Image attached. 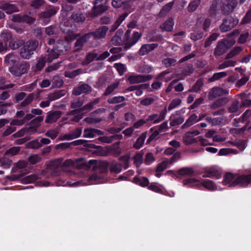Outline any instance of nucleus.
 <instances>
[{
    "mask_svg": "<svg viewBox=\"0 0 251 251\" xmlns=\"http://www.w3.org/2000/svg\"><path fill=\"white\" fill-rule=\"evenodd\" d=\"M131 31L130 29L127 30L124 34L123 39L114 35L111 40V44L115 46H120L124 44V48L126 50L130 49L138 42L142 36L139 32L134 31L132 37H130Z\"/></svg>",
    "mask_w": 251,
    "mask_h": 251,
    "instance_id": "obj_1",
    "label": "nucleus"
},
{
    "mask_svg": "<svg viewBox=\"0 0 251 251\" xmlns=\"http://www.w3.org/2000/svg\"><path fill=\"white\" fill-rule=\"evenodd\" d=\"M39 45L38 41L36 40H30L23 43V46L20 49V56L25 59H30Z\"/></svg>",
    "mask_w": 251,
    "mask_h": 251,
    "instance_id": "obj_2",
    "label": "nucleus"
},
{
    "mask_svg": "<svg viewBox=\"0 0 251 251\" xmlns=\"http://www.w3.org/2000/svg\"><path fill=\"white\" fill-rule=\"evenodd\" d=\"M183 184L184 186H187L191 187L195 185L202 186L209 191H214L217 190V186L215 183L209 179L203 180L201 182H200L196 178H188L184 179Z\"/></svg>",
    "mask_w": 251,
    "mask_h": 251,
    "instance_id": "obj_3",
    "label": "nucleus"
},
{
    "mask_svg": "<svg viewBox=\"0 0 251 251\" xmlns=\"http://www.w3.org/2000/svg\"><path fill=\"white\" fill-rule=\"evenodd\" d=\"M30 64L27 61H23L20 63H16L15 65L9 68V72L16 76H22L27 72L29 69Z\"/></svg>",
    "mask_w": 251,
    "mask_h": 251,
    "instance_id": "obj_4",
    "label": "nucleus"
},
{
    "mask_svg": "<svg viewBox=\"0 0 251 251\" xmlns=\"http://www.w3.org/2000/svg\"><path fill=\"white\" fill-rule=\"evenodd\" d=\"M238 22L239 20L236 17H227L223 19V23L220 26V30L222 32L228 31L234 28Z\"/></svg>",
    "mask_w": 251,
    "mask_h": 251,
    "instance_id": "obj_5",
    "label": "nucleus"
},
{
    "mask_svg": "<svg viewBox=\"0 0 251 251\" xmlns=\"http://www.w3.org/2000/svg\"><path fill=\"white\" fill-rule=\"evenodd\" d=\"M237 4V0H225L221 6L222 13L224 15H228L232 13Z\"/></svg>",
    "mask_w": 251,
    "mask_h": 251,
    "instance_id": "obj_6",
    "label": "nucleus"
},
{
    "mask_svg": "<svg viewBox=\"0 0 251 251\" xmlns=\"http://www.w3.org/2000/svg\"><path fill=\"white\" fill-rule=\"evenodd\" d=\"M222 173L220 169L215 167H206L203 170V177L216 178L219 179L222 177Z\"/></svg>",
    "mask_w": 251,
    "mask_h": 251,
    "instance_id": "obj_7",
    "label": "nucleus"
},
{
    "mask_svg": "<svg viewBox=\"0 0 251 251\" xmlns=\"http://www.w3.org/2000/svg\"><path fill=\"white\" fill-rule=\"evenodd\" d=\"M94 6L90 13L91 18H95L102 14L107 10V6L105 3H99L98 2H93Z\"/></svg>",
    "mask_w": 251,
    "mask_h": 251,
    "instance_id": "obj_8",
    "label": "nucleus"
},
{
    "mask_svg": "<svg viewBox=\"0 0 251 251\" xmlns=\"http://www.w3.org/2000/svg\"><path fill=\"white\" fill-rule=\"evenodd\" d=\"M152 75H130L127 78V81L131 84L145 82L151 79Z\"/></svg>",
    "mask_w": 251,
    "mask_h": 251,
    "instance_id": "obj_9",
    "label": "nucleus"
},
{
    "mask_svg": "<svg viewBox=\"0 0 251 251\" xmlns=\"http://www.w3.org/2000/svg\"><path fill=\"white\" fill-rule=\"evenodd\" d=\"M251 183V173L248 175H242L235 179L232 183V186L239 185L241 187H247Z\"/></svg>",
    "mask_w": 251,
    "mask_h": 251,
    "instance_id": "obj_10",
    "label": "nucleus"
},
{
    "mask_svg": "<svg viewBox=\"0 0 251 251\" xmlns=\"http://www.w3.org/2000/svg\"><path fill=\"white\" fill-rule=\"evenodd\" d=\"M89 163L91 166H94V168L97 169L101 174H106L108 171L109 163L106 161L98 162L96 160L92 159L89 161Z\"/></svg>",
    "mask_w": 251,
    "mask_h": 251,
    "instance_id": "obj_11",
    "label": "nucleus"
},
{
    "mask_svg": "<svg viewBox=\"0 0 251 251\" xmlns=\"http://www.w3.org/2000/svg\"><path fill=\"white\" fill-rule=\"evenodd\" d=\"M108 30V26L103 25L94 31L89 32L88 34L90 38L93 37L95 40H100L105 37Z\"/></svg>",
    "mask_w": 251,
    "mask_h": 251,
    "instance_id": "obj_12",
    "label": "nucleus"
},
{
    "mask_svg": "<svg viewBox=\"0 0 251 251\" xmlns=\"http://www.w3.org/2000/svg\"><path fill=\"white\" fill-rule=\"evenodd\" d=\"M0 9L5 11L7 14H11L14 12H18L19 8L15 4H12L3 1L0 3Z\"/></svg>",
    "mask_w": 251,
    "mask_h": 251,
    "instance_id": "obj_13",
    "label": "nucleus"
},
{
    "mask_svg": "<svg viewBox=\"0 0 251 251\" xmlns=\"http://www.w3.org/2000/svg\"><path fill=\"white\" fill-rule=\"evenodd\" d=\"M12 21L17 23H25L28 24H32L35 21V19L27 15H20L16 14L13 15Z\"/></svg>",
    "mask_w": 251,
    "mask_h": 251,
    "instance_id": "obj_14",
    "label": "nucleus"
},
{
    "mask_svg": "<svg viewBox=\"0 0 251 251\" xmlns=\"http://www.w3.org/2000/svg\"><path fill=\"white\" fill-rule=\"evenodd\" d=\"M132 0H112V5L115 8L122 7L125 10H128L131 7Z\"/></svg>",
    "mask_w": 251,
    "mask_h": 251,
    "instance_id": "obj_15",
    "label": "nucleus"
},
{
    "mask_svg": "<svg viewBox=\"0 0 251 251\" xmlns=\"http://www.w3.org/2000/svg\"><path fill=\"white\" fill-rule=\"evenodd\" d=\"M104 132L93 128H85L84 129L83 136L85 138H94L97 136L102 135Z\"/></svg>",
    "mask_w": 251,
    "mask_h": 251,
    "instance_id": "obj_16",
    "label": "nucleus"
},
{
    "mask_svg": "<svg viewBox=\"0 0 251 251\" xmlns=\"http://www.w3.org/2000/svg\"><path fill=\"white\" fill-rule=\"evenodd\" d=\"M90 39L88 33H86L77 39L75 43V47L77 48L76 51L82 50L84 45Z\"/></svg>",
    "mask_w": 251,
    "mask_h": 251,
    "instance_id": "obj_17",
    "label": "nucleus"
},
{
    "mask_svg": "<svg viewBox=\"0 0 251 251\" xmlns=\"http://www.w3.org/2000/svg\"><path fill=\"white\" fill-rule=\"evenodd\" d=\"M222 2V0H213L208 9L209 16L215 19L217 15L218 5Z\"/></svg>",
    "mask_w": 251,
    "mask_h": 251,
    "instance_id": "obj_18",
    "label": "nucleus"
},
{
    "mask_svg": "<svg viewBox=\"0 0 251 251\" xmlns=\"http://www.w3.org/2000/svg\"><path fill=\"white\" fill-rule=\"evenodd\" d=\"M158 46V44L157 43L144 44L142 46L138 51V53L140 55H144L156 48Z\"/></svg>",
    "mask_w": 251,
    "mask_h": 251,
    "instance_id": "obj_19",
    "label": "nucleus"
},
{
    "mask_svg": "<svg viewBox=\"0 0 251 251\" xmlns=\"http://www.w3.org/2000/svg\"><path fill=\"white\" fill-rule=\"evenodd\" d=\"M236 176L235 175H234L233 174L228 172L226 173L224 176V179L223 181V184L225 185L229 184V186L230 187H235V186H232V183L234 182V181L239 176Z\"/></svg>",
    "mask_w": 251,
    "mask_h": 251,
    "instance_id": "obj_20",
    "label": "nucleus"
},
{
    "mask_svg": "<svg viewBox=\"0 0 251 251\" xmlns=\"http://www.w3.org/2000/svg\"><path fill=\"white\" fill-rule=\"evenodd\" d=\"M61 116V112L60 111H55L49 113L46 117L45 122L47 124H51L56 122Z\"/></svg>",
    "mask_w": 251,
    "mask_h": 251,
    "instance_id": "obj_21",
    "label": "nucleus"
},
{
    "mask_svg": "<svg viewBox=\"0 0 251 251\" xmlns=\"http://www.w3.org/2000/svg\"><path fill=\"white\" fill-rule=\"evenodd\" d=\"M174 25V19L172 17L169 18L164 23L160 26V28L163 31L167 32L172 31Z\"/></svg>",
    "mask_w": 251,
    "mask_h": 251,
    "instance_id": "obj_22",
    "label": "nucleus"
},
{
    "mask_svg": "<svg viewBox=\"0 0 251 251\" xmlns=\"http://www.w3.org/2000/svg\"><path fill=\"white\" fill-rule=\"evenodd\" d=\"M226 50V46L225 41L221 40L218 42L216 48L214 50V54L216 56H221L224 54Z\"/></svg>",
    "mask_w": 251,
    "mask_h": 251,
    "instance_id": "obj_23",
    "label": "nucleus"
},
{
    "mask_svg": "<svg viewBox=\"0 0 251 251\" xmlns=\"http://www.w3.org/2000/svg\"><path fill=\"white\" fill-rule=\"evenodd\" d=\"M18 61V57L14 53H9L4 58V63L7 65H15Z\"/></svg>",
    "mask_w": 251,
    "mask_h": 251,
    "instance_id": "obj_24",
    "label": "nucleus"
},
{
    "mask_svg": "<svg viewBox=\"0 0 251 251\" xmlns=\"http://www.w3.org/2000/svg\"><path fill=\"white\" fill-rule=\"evenodd\" d=\"M58 9L59 8L57 7L50 8L45 11L42 12L40 14V16L41 18L49 20L57 13Z\"/></svg>",
    "mask_w": 251,
    "mask_h": 251,
    "instance_id": "obj_25",
    "label": "nucleus"
},
{
    "mask_svg": "<svg viewBox=\"0 0 251 251\" xmlns=\"http://www.w3.org/2000/svg\"><path fill=\"white\" fill-rule=\"evenodd\" d=\"M0 37L4 42L3 45L5 46V49L7 50L9 43L13 39L12 34L10 31H5L1 33Z\"/></svg>",
    "mask_w": 251,
    "mask_h": 251,
    "instance_id": "obj_26",
    "label": "nucleus"
},
{
    "mask_svg": "<svg viewBox=\"0 0 251 251\" xmlns=\"http://www.w3.org/2000/svg\"><path fill=\"white\" fill-rule=\"evenodd\" d=\"M46 62H48L46 57L41 56L39 58L35 66L32 67L33 71L37 72L41 71L45 66Z\"/></svg>",
    "mask_w": 251,
    "mask_h": 251,
    "instance_id": "obj_27",
    "label": "nucleus"
},
{
    "mask_svg": "<svg viewBox=\"0 0 251 251\" xmlns=\"http://www.w3.org/2000/svg\"><path fill=\"white\" fill-rule=\"evenodd\" d=\"M147 132H143L141 135L137 139L135 143L133 145V147L136 150L140 149L144 145L145 140L147 137Z\"/></svg>",
    "mask_w": 251,
    "mask_h": 251,
    "instance_id": "obj_28",
    "label": "nucleus"
},
{
    "mask_svg": "<svg viewBox=\"0 0 251 251\" xmlns=\"http://www.w3.org/2000/svg\"><path fill=\"white\" fill-rule=\"evenodd\" d=\"M43 116H38L31 120L30 122V126L29 127V130L30 131L36 130L37 128L40 126V123L43 121Z\"/></svg>",
    "mask_w": 251,
    "mask_h": 251,
    "instance_id": "obj_29",
    "label": "nucleus"
},
{
    "mask_svg": "<svg viewBox=\"0 0 251 251\" xmlns=\"http://www.w3.org/2000/svg\"><path fill=\"white\" fill-rule=\"evenodd\" d=\"M251 112L250 110H247L239 118H235L233 120L234 124L233 126L235 127H238L240 126L239 123L241 122L242 123H244L249 118V113Z\"/></svg>",
    "mask_w": 251,
    "mask_h": 251,
    "instance_id": "obj_30",
    "label": "nucleus"
},
{
    "mask_svg": "<svg viewBox=\"0 0 251 251\" xmlns=\"http://www.w3.org/2000/svg\"><path fill=\"white\" fill-rule=\"evenodd\" d=\"M72 19L76 23H83L85 20V17L80 11H74L71 16Z\"/></svg>",
    "mask_w": 251,
    "mask_h": 251,
    "instance_id": "obj_31",
    "label": "nucleus"
},
{
    "mask_svg": "<svg viewBox=\"0 0 251 251\" xmlns=\"http://www.w3.org/2000/svg\"><path fill=\"white\" fill-rule=\"evenodd\" d=\"M53 48L60 54L63 53L64 51L67 50L66 46L64 45L63 41L61 40H59L56 42Z\"/></svg>",
    "mask_w": 251,
    "mask_h": 251,
    "instance_id": "obj_32",
    "label": "nucleus"
},
{
    "mask_svg": "<svg viewBox=\"0 0 251 251\" xmlns=\"http://www.w3.org/2000/svg\"><path fill=\"white\" fill-rule=\"evenodd\" d=\"M133 183L142 187H146L149 185L150 182L147 177L143 176L138 177L135 176L133 178Z\"/></svg>",
    "mask_w": 251,
    "mask_h": 251,
    "instance_id": "obj_33",
    "label": "nucleus"
},
{
    "mask_svg": "<svg viewBox=\"0 0 251 251\" xmlns=\"http://www.w3.org/2000/svg\"><path fill=\"white\" fill-rule=\"evenodd\" d=\"M198 137L197 138H194L192 136L190 135V132H186L183 137V142L186 145L198 143Z\"/></svg>",
    "mask_w": 251,
    "mask_h": 251,
    "instance_id": "obj_34",
    "label": "nucleus"
},
{
    "mask_svg": "<svg viewBox=\"0 0 251 251\" xmlns=\"http://www.w3.org/2000/svg\"><path fill=\"white\" fill-rule=\"evenodd\" d=\"M66 91L64 89L56 90L53 93L50 94L49 98L50 100H56L65 95Z\"/></svg>",
    "mask_w": 251,
    "mask_h": 251,
    "instance_id": "obj_35",
    "label": "nucleus"
},
{
    "mask_svg": "<svg viewBox=\"0 0 251 251\" xmlns=\"http://www.w3.org/2000/svg\"><path fill=\"white\" fill-rule=\"evenodd\" d=\"M176 174L178 176H190L194 174V171L192 168L189 167H183L178 170Z\"/></svg>",
    "mask_w": 251,
    "mask_h": 251,
    "instance_id": "obj_36",
    "label": "nucleus"
},
{
    "mask_svg": "<svg viewBox=\"0 0 251 251\" xmlns=\"http://www.w3.org/2000/svg\"><path fill=\"white\" fill-rule=\"evenodd\" d=\"M47 52H48V54L45 57H47L48 62H51L54 59L57 58L60 55V54L55 50L53 48H52L50 50L48 49Z\"/></svg>",
    "mask_w": 251,
    "mask_h": 251,
    "instance_id": "obj_37",
    "label": "nucleus"
},
{
    "mask_svg": "<svg viewBox=\"0 0 251 251\" xmlns=\"http://www.w3.org/2000/svg\"><path fill=\"white\" fill-rule=\"evenodd\" d=\"M197 118L198 116L196 114H192L186 120V122L182 125V128L184 129L187 128L193 125L194 123L197 122Z\"/></svg>",
    "mask_w": 251,
    "mask_h": 251,
    "instance_id": "obj_38",
    "label": "nucleus"
},
{
    "mask_svg": "<svg viewBox=\"0 0 251 251\" xmlns=\"http://www.w3.org/2000/svg\"><path fill=\"white\" fill-rule=\"evenodd\" d=\"M100 101V100L99 98L95 99L93 101H91L87 103V104H85L83 106H82L81 108V111H88L92 110L94 108V106L95 105L99 103Z\"/></svg>",
    "mask_w": 251,
    "mask_h": 251,
    "instance_id": "obj_39",
    "label": "nucleus"
},
{
    "mask_svg": "<svg viewBox=\"0 0 251 251\" xmlns=\"http://www.w3.org/2000/svg\"><path fill=\"white\" fill-rule=\"evenodd\" d=\"M201 2V0H193L189 3L187 6V10L189 12L195 11L200 5Z\"/></svg>",
    "mask_w": 251,
    "mask_h": 251,
    "instance_id": "obj_40",
    "label": "nucleus"
},
{
    "mask_svg": "<svg viewBox=\"0 0 251 251\" xmlns=\"http://www.w3.org/2000/svg\"><path fill=\"white\" fill-rule=\"evenodd\" d=\"M23 43L24 41L23 40H18L17 39L15 40L13 38L11 40V42L9 43L8 47L12 50H16L21 46L23 44Z\"/></svg>",
    "mask_w": 251,
    "mask_h": 251,
    "instance_id": "obj_41",
    "label": "nucleus"
},
{
    "mask_svg": "<svg viewBox=\"0 0 251 251\" xmlns=\"http://www.w3.org/2000/svg\"><path fill=\"white\" fill-rule=\"evenodd\" d=\"M45 3L44 0H33L30 2L29 6L33 9H39Z\"/></svg>",
    "mask_w": 251,
    "mask_h": 251,
    "instance_id": "obj_42",
    "label": "nucleus"
},
{
    "mask_svg": "<svg viewBox=\"0 0 251 251\" xmlns=\"http://www.w3.org/2000/svg\"><path fill=\"white\" fill-rule=\"evenodd\" d=\"M83 103V98L79 97L77 100L71 102L70 107L72 109L80 108L82 107Z\"/></svg>",
    "mask_w": 251,
    "mask_h": 251,
    "instance_id": "obj_43",
    "label": "nucleus"
},
{
    "mask_svg": "<svg viewBox=\"0 0 251 251\" xmlns=\"http://www.w3.org/2000/svg\"><path fill=\"white\" fill-rule=\"evenodd\" d=\"M35 95L34 93H30L27 97H25V100L20 103V106L22 107H25L30 104L33 101Z\"/></svg>",
    "mask_w": 251,
    "mask_h": 251,
    "instance_id": "obj_44",
    "label": "nucleus"
},
{
    "mask_svg": "<svg viewBox=\"0 0 251 251\" xmlns=\"http://www.w3.org/2000/svg\"><path fill=\"white\" fill-rule=\"evenodd\" d=\"M35 95L34 93H30L27 97H25V100L20 103V106L22 107H25L30 104L33 101Z\"/></svg>",
    "mask_w": 251,
    "mask_h": 251,
    "instance_id": "obj_45",
    "label": "nucleus"
},
{
    "mask_svg": "<svg viewBox=\"0 0 251 251\" xmlns=\"http://www.w3.org/2000/svg\"><path fill=\"white\" fill-rule=\"evenodd\" d=\"M227 102L226 98H222L218 99L212 104V108L216 109L218 107L224 106Z\"/></svg>",
    "mask_w": 251,
    "mask_h": 251,
    "instance_id": "obj_46",
    "label": "nucleus"
},
{
    "mask_svg": "<svg viewBox=\"0 0 251 251\" xmlns=\"http://www.w3.org/2000/svg\"><path fill=\"white\" fill-rule=\"evenodd\" d=\"M123 165L119 163H116L111 165L110 171L112 173L118 174L122 172Z\"/></svg>",
    "mask_w": 251,
    "mask_h": 251,
    "instance_id": "obj_47",
    "label": "nucleus"
},
{
    "mask_svg": "<svg viewBox=\"0 0 251 251\" xmlns=\"http://www.w3.org/2000/svg\"><path fill=\"white\" fill-rule=\"evenodd\" d=\"M227 75L226 72H221L219 73H214L212 76L209 78V80L211 82L219 80L221 78L226 77Z\"/></svg>",
    "mask_w": 251,
    "mask_h": 251,
    "instance_id": "obj_48",
    "label": "nucleus"
},
{
    "mask_svg": "<svg viewBox=\"0 0 251 251\" xmlns=\"http://www.w3.org/2000/svg\"><path fill=\"white\" fill-rule=\"evenodd\" d=\"M119 84L113 83L107 86L103 95L105 96L110 95L116 88H118Z\"/></svg>",
    "mask_w": 251,
    "mask_h": 251,
    "instance_id": "obj_49",
    "label": "nucleus"
},
{
    "mask_svg": "<svg viewBox=\"0 0 251 251\" xmlns=\"http://www.w3.org/2000/svg\"><path fill=\"white\" fill-rule=\"evenodd\" d=\"M174 2L173 1L170 2L166 4L161 10L160 15L163 16L168 13L172 8Z\"/></svg>",
    "mask_w": 251,
    "mask_h": 251,
    "instance_id": "obj_50",
    "label": "nucleus"
},
{
    "mask_svg": "<svg viewBox=\"0 0 251 251\" xmlns=\"http://www.w3.org/2000/svg\"><path fill=\"white\" fill-rule=\"evenodd\" d=\"M125 100V98L124 96H115L113 98H110L107 100V102L110 104L118 103L122 102Z\"/></svg>",
    "mask_w": 251,
    "mask_h": 251,
    "instance_id": "obj_51",
    "label": "nucleus"
},
{
    "mask_svg": "<svg viewBox=\"0 0 251 251\" xmlns=\"http://www.w3.org/2000/svg\"><path fill=\"white\" fill-rule=\"evenodd\" d=\"M203 85L202 80L198 79L192 88L189 90V92H197L200 90L201 86Z\"/></svg>",
    "mask_w": 251,
    "mask_h": 251,
    "instance_id": "obj_52",
    "label": "nucleus"
},
{
    "mask_svg": "<svg viewBox=\"0 0 251 251\" xmlns=\"http://www.w3.org/2000/svg\"><path fill=\"white\" fill-rule=\"evenodd\" d=\"M203 36V33L201 31H198L191 33L190 38L191 40L196 41L201 39Z\"/></svg>",
    "mask_w": 251,
    "mask_h": 251,
    "instance_id": "obj_53",
    "label": "nucleus"
},
{
    "mask_svg": "<svg viewBox=\"0 0 251 251\" xmlns=\"http://www.w3.org/2000/svg\"><path fill=\"white\" fill-rule=\"evenodd\" d=\"M153 128H151L150 130L152 132V134L149 136L148 139L147 140L146 144H150L152 141L153 140H157V137L158 136L159 134V132L157 130H155L153 131Z\"/></svg>",
    "mask_w": 251,
    "mask_h": 251,
    "instance_id": "obj_54",
    "label": "nucleus"
},
{
    "mask_svg": "<svg viewBox=\"0 0 251 251\" xmlns=\"http://www.w3.org/2000/svg\"><path fill=\"white\" fill-rule=\"evenodd\" d=\"M236 64L235 61L227 60L224 61L222 64L219 66V69H224L228 67H234Z\"/></svg>",
    "mask_w": 251,
    "mask_h": 251,
    "instance_id": "obj_55",
    "label": "nucleus"
},
{
    "mask_svg": "<svg viewBox=\"0 0 251 251\" xmlns=\"http://www.w3.org/2000/svg\"><path fill=\"white\" fill-rule=\"evenodd\" d=\"M57 31V28L55 25H51L45 28V32L48 35L56 34Z\"/></svg>",
    "mask_w": 251,
    "mask_h": 251,
    "instance_id": "obj_56",
    "label": "nucleus"
},
{
    "mask_svg": "<svg viewBox=\"0 0 251 251\" xmlns=\"http://www.w3.org/2000/svg\"><path fill=\"white\" fill-rule=\"evenodd\" d=\"M223 91L222 90V88L220 87H214L212 89L211 91L210 92V96L211 97L216 98L217 97L220 96L222 95L221 91Z\"/></svg>",
    "mask_w": 251,
    "mask_h": 251,
    "instance_id": "obj_57",
    "label": "nucleus"
},
{
    "mask_svg": "<svg viewBox=\"0 0 251 251\" xmlns=\"http://www.w3.org/2000/svg\"><path fill=\"white\" fill-rule=\"evenodd\" d=\"M176 60L175 58H166L162 60V63L166 68H168L175 64Z\"/></svg>",
    "mask_w": 251,
    "mask_h": 251,
    "instance_id": "obj_58",
    "label": "nucleus"
},
{
    "mask_svg": "<svg viewBox=\"0 0 251 251\" xmlns=\"http://www.w3.org/2000/svg\"><path fill=\"white\" fill-rule=\"evenodd\" d=\"M181 103V100L179 99H175L173 100L168 106V109L170 111L177 106H179Z\"/></svg>",
    "mask_w": 251,
    "mask_h": 251,
    "instance_id": "obj_59",
    "label": "nucleus"
},
{
    "mask_svg": "<svg viewBox=\"0 0 251 251\" xmlns=\"http://www.w3.org/2000/svg\"><path fill=\"white\" fill-rule=\"evenodd\" d=\"M20 147H13L7 150L5 153V154H10L12 156H14L20 152Z\"/></svg>",
    "mask_w": 251,
    "mask_h": 251,
    "instance_id": "obj_60",
    "label": "nucleus"
},
{
    "mask_svg": "<svg viewBox=\"0 0 251 251\" xmlns=\"http://www.w3.org/2000/svg\"><path fill=\"white\" fill-rule=\"evenodd\" d=\"M59 134V131L57 129H50L48 130L46 133L45 135L48 137L50 138L51 139H54L56 138Z\"/></svg>",
    "mask_w": 251,
    "mask_h": 251,
    "instance_id": "obj_61",
    "label": "nucleus"
},
{
    "mask_svg": "<svg viewBox=\"0 0 251 251\" xmlns=\"http://www.w3.org/2000/svg\"><path fill=\"white\" fill-rule=\"evenodd\" d=\"M251 22V8L249 9L241 21L242 24H248Z\"/></svg>",
    "mask_w": 251,
    "mask_h": 251,
    "instance_id": "obj_62",
    "label": "nucleus"
},
{
    "mask_svg": "<svg viewBox=\"0 0 251 251\" xmlns=\"http://www.w3.org/2000/svg\"><path fill=\"white\" fill-rule=\"evenodd\" d=\"M194 71L193 66L192 64H188L185 68L183 69V72L185 75H190L193 74Z\"/></svg>",
    "mask_w": 251,
    "mask_h": 251,
    "instance_id": "obj_63",
    "label": "nucleus"
},
{
    "mask_svg": "<svg viewBox=\"0 0 251 251\" xmlns=\"http://www.w3.org/2000/svg\"><path fill=\"white\" fill-rule=\"evenodd\" d=\"M98 54L95 52H89L86 56L85 62L87 64L92 62L95 59H96Z\"/></svg>",
    "mask_w": 251,
    "mask_h": 251,
    "instance_id": "obj_64",
    "label": "nucleus"
}]
</instances>
